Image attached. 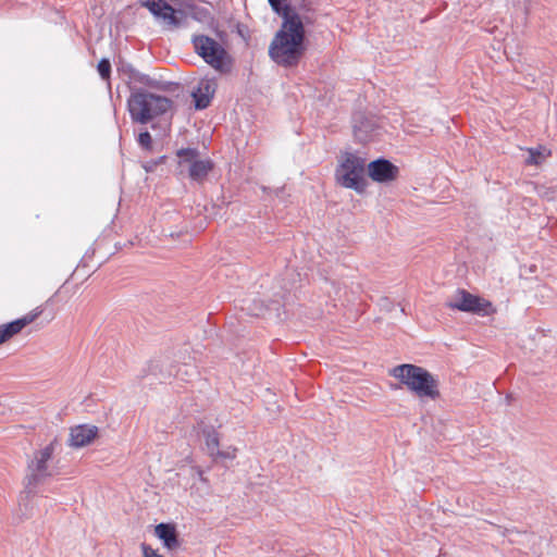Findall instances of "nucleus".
Here are the masks:
<instances>
[{"label":"nucleus","instance_id":"obj_20","mask_svg":"<svg viewBox=\"0 0 557 557\" xmlns=\"http://www.w3.org/2000/svg\"><path fill=\"white\" fill-rule=\"evenodd\" d=\"M138 144L146 150L151 149L152 137L149 132H141L138 136Z\"/></svg>","mask_w":557,"mask_h":557},{"label":"nucleus","instance_id":"obj_18","mask_svg":"<svg viewBox=\"0 0 557 557\" xmlns=\"http://www.w3.org/2000/svg\"><path fill=\"white\" fill-rule=\"evenodd\" d=\"M269 3L273 11L283 17V21H285V16L298 15L288 7L287 0H269Z\"/></svg>","mask_w":557,"mask_h":557},{"label":"nucleus","instance_id":"obj_17","mask_svg":"<svg viewBox=\"0 0 557 557\" xmlns=\"http://www.w3.org/2000/svg\"><path fill=\"white\" fill-rule=\"evenodd\" d=\"M528 151L527 164L530 165H539L552 154L550 150L544 146L529 148Z\"/></svg>","mask_w":557,"mask_h":557},{"label":"nucleus","instance_id":"obj_8","mask_svg":"<svg viewBox=\"0 0 557 557\" xmlns=\"http://www.w3.org/2000/svg\"><path fill=\"white\" fill-rule=\"evenodd\" d=\"M54 451L53 443L38 450L34 455V459L28 463L29 474L26 476V487L36 486L50 475L47 462L51 459Z\"/></svg>","mask_w":557,"mask_h":557},{"label":"nucleus","instance_id":"obj_23","mask_svg":"<svg viewBox=\"0 0 557 557\" xmlns=\"http://www.w3.org/2000/svg\"><path fill=\"white\" fill-rule=\"evenodd\" d=\"M354 132H355V136H356L360 141H364V140H367V138H368L367 131H366V132H364V134H363L361 126H359V125H355V126H354Z\"/></svg>","mask_w":557,"mask_h":557},{"label":"nucleus","instance_id":"obj_15","mask_svg":"<svg viewBox=\"0 0 557 557\" xmlns=\"http://www.w3.org/2000/svg\"><path fill=\"white\" fill-rule=\"evenodd\" d=\"M123 72L127 74L128 77V86L129 88L132 86H135V84H140L143 86L156 88L159 85V82L151 78L149 75L140 73L139 71L135 70L131 65L123 69Z\"/></svg>","mask_w":557,"mask_h":557},{"label":"nucleus","instance_id":"obj_19","mask_svg":"<svg viewBox=\"0 0 557 557\" xmlns=\"http://www.w3.org/2000/svg\"><path fill=\"white\" fill-rule=\"evenodd\" d=\"M97 70L102 79L109 81L111 75V63L109 59H101L97 65Z\"/></svg>","mask_w":557,"mask_h":557},{"label":"nucleus","instance_id":"obj_10","mask_svg":"<svg viewBox=\"0 0 557 557\" xmlns=\"http://www.w3.org/2000/svg\"><path fill=\"white\" fill-rule=\"evenodd\" d=\"M369 177L377 183H388L397 178L399 169L389 160L380 158L367 166Z\"/></svg>","mask_w":557,"mask_h":557},{"label":"nucleus","instance_id":"obj_9","mask_svg":"<svg viewBox=\"0 0 557 557\" xmlns=\"http://www.w3.org/2000/svg\"><path fill=\"white\" fill-rule=\"evenodd\" d=\"M447 306L451 309L484 315L486 313L487 302H484L483 299L465 289H458L456 295L447 302Z\"/></svg>","mask_w":557,"mask_h":557},{"label":"nucleus","instance_id":"obj_25","mask_svg":"<svg viewBox=\"0 0 557 557\" xmlns=\"http://www.w3.org/2000/svg\"><path fill=\"white\" fill-rule=\"evenodd\" d=\"M494 532H496V533H500V528H499L498 525H494V524L492 525V524L490 523V535H491L492 533H494Z\"/></svg>","mask_w":557,"mask_h":557},{"label":"nucleus","instance_id":"obj_26","mask_svg":"<svg viewBox=\"0 0 557 557\" xmlns=\"http://www.w3.org/2000/svg\"><path fill=\"white\" fill-rule=\"evenodd\" d=\"M517 535H518V533H515L512 531H508L507 536H508L509 542H515L516 540L513 537L517 536Z\"/></svg>","mask_w":557,"mask_h":557},{"label":"nucleus","instance_id":"obj_2","mask_svg":"<svg viewBox=\"0 0 557 557\" xmlns=\"http://www.w3.org/2000/svg\"><path fill=\"white\" fill-rule=\"evenodd\" d=\"M172 106L173 101L165 96L157 95L136 86L131 87L127 110L134 123L147 124L166 113Z\"/></svg>","mask_w":557,"mask_h":557},{"label":"nucleus","instance_id":"obj_24","mask_svg":"<svg viewBox=\"0 0 557 557\" xmlns=\"http://www.w3.org/2000/svg\"><path fill=\"white\" fill-rule=\"evenodd\" d=\"M193 471L197 474L200 481L205 483L208 482L207 478L205 476L203 470L200 467H194Z\"/></svg>","mask_w":557,"mask_h":557},{"label":"nucleus","instance_id":"obj_13","mask_svg":"<svg viewBox=\"0 0 557 557\" xmlns=\"http://www.w3.org/2000/svg\"><path fill=\"white\" fill-rule=\"evenodd\" d=\"M98 434V428L95 425H76L70 432V446L84 447L90 444Z\"/></svg>","mask_w":557,"mask_h":557},{"label":"nucleus","instance_id":"obj_7","mask_svg":"<svg viewBox=\"0 0 557 557\" xmlns=\"http://www.w3.org/2000/svg\"><path fill=\"white\" fill-rule=\"evenodd\" d=\"M140 5L149 10V12L169 29L182 26L186 14L183 10H176L165 0H140Z\"/></svg>","mask_w":557,"mask_h":557},{"label":"nucleus","instance_id":"obj_1","mask_svg":"<svg viewBox=\"0 0 557 557\" xmlns=\"http://www.w3.org/2000/svg\"><path fill=\"white\" fill-rule=\"evenodd\" d=\"M306 50V32L300 16H285V21L270 44V58L280 66L295 67Z\"/></svg>","mask_w":557,"mask_h":557},{"label":"nucleus","instance_id":"obj_6","mask_svg":"<svg viewBox=\"0 0 557 557\" xmlns=\"http://www.w3.org/2000/svg\"><path fill=\"white\" fill-rule=\"evenodd\" d=\"M199 154L197 148H181L176 151L178 174H186L191 181L202 184L213 170L214 163L209 158L199 159Z\"/></svg>","mask_w":557,"mask_h":557},{"label":"nucleus","instance_id":"obj_4","mask_svg":"<svg viewBox=\"0 0 557 557\" xmlns=\"http://www.w3.org/2000/svg\"><path fill=\"white\" fill-rule=\"evenodd\" d=\"M195 52L212 69L222 75L232 72L234 60L226 49L207 35H194L191 38Z\"/></svg>","mask_w":557,"mask_h":557},{"label":"nucleus","instance_id":"obj_27","mask_svg":"<svg viewBox=\"0 0 557 557\" xmlns=\"http://www.w3.org/2000/svg\"><path fill=\"white\" fill-rule=\"evenodd\" d=\"M488 308H490V314L494 311L493 307H492V304L490 302L488 305Z\"/></svg>","mask_w":557,"mask_h":557},{"label":"nucleus","instance_id":"obj_11","mask_svg":"<svg viewBox=\"0 0 557 557\" xmlns=\"http://www.w3.org/2000/svg\"><path fill=\"white\" fill-rule=\"evenodd\" d=\"M44 312L41 306L36 307L30 312L26 313L20 319L10 323L0 325V345L11 339L14 335L18 334L25 326L33 323Z\"/></svg>","mask_w":557,"mask_h":557},{"label":"nucleus","instance_id":"obj_12","mask_svg":"<svg viewBox=\"0 0 557 557\" xmlns=\"http://www.w3.org/2000/svg\"><path fill=\"white\" fill-rule=\"evenodd\" d=\"M216 86L218 84L213 78H203L198 83L196 90L193 91L196 109L203 110L209 107Z\"/></svg>","mask_w":557,"mask_h":557},{"label":"nucleus","instance_id":"obj_22","mask_svg":"<svg viewBox=\"0 0 557 557\" xmlns=\"http://www.w3.org/2000/svg\"><path fill=\"white\" fill-rule=\"evenodd\" d=\"M143 557H163L158 554L156 549H153L150 545L143 543L141 544Z\"/></svg>","mask_w":557,"mask_h":557},{"label":"nucleus","instance_id":"obj_5","mask_svg":"<svg viewBox=\"0 0 557 557\" xmlns=\"http://www.w3.org/2000/svg\"><path fill=\"white\" fill-rule=\"evenodd\" d=\"M366 159L351 152L342 156L339 164L335 170L336 182L345 187L362 193L364 183Z\"/></svg>","mask_w":557,"mask_h":557},{"label":"nucleus","instance_id":"obj_14","mask_svg":"<svg viewBox=\"0 0 557 557\" xmlns=\"http://www.w3.org/2000/svg\"><path fill=\"white\" fill-rule=\"evenodd\" d=\"M154 534L169 550L177 549L181 545L176 528L172 523H159L154 528Z\"/></svg>","mask_w":557,"mask_h":557},{"label":"nucleus","instance_id":"obj_3","mask_svg":"<svg viewBox=\"0 0 557 557\" xmlns=\"http://www.w3.org/2000/svg\"><path fill=\"white\" fill-rule=\"evenodd\" d=\"M389 374L420 398L434 400L440 397L438 380L422 367L404 363L394 367Z\"/></svg>","mask_w":557,"mask_h":557},{"label":"nucleus","instance_id":"obj_16","mask_svg":"<svg viewBox=\"0 0 557 557\" xmlns=\"http://www.w3.org/2000/svg\"><path fill=\"white\" fill-rule=\"evenodd\" d=\"M202 434L209 456L213 457L214 454H219L220 436L216 430L213 428H206L203 429Z\"/></svg>","mask_w":557,"mask_h":557},{"label":"nucleus","instance_id":"obj_21","mask_svg":"<svg viewBox=\"0 0 557 557\" xmlns=\"http://www.w3.org/2000/svg\"><path fill=\"white\" fill-rule=\"evenodd\" d=\"M236 448H228L226 450L219 449V454H214L213 459H234L236 457Z\"/></svg>","mask_w":557,"mask_h":557}]
</instances>
